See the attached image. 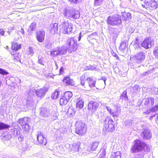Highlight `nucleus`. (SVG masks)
<instances>
[{"label":"nucleus","mask_w":158,"mask_h":158,"mask_svg":"<svg viewBox=\"0 0 158 158\" xmlns=\"http://www.w3.org/2000/svg\"><path fill=\"white\" fill-rule=\"evenodd\" d=\"M63 14L66 18L69 19H78L80 17L79 12L73 9H65L63 10Z\"/></svg>","instance_id":"1"},{"label":"nucleus","mask_w":158,"mask_h":158,"mask_svg":"<svg viewBox=\"0 0 158 158\" xmlns=\"http://www.w3.org/2000/svg\"><path fill=\"white\" fill-rule=\"evenodd\" d=\"M50 27L51 28L50 31L52 33L55 34L57 33L58 29V24L56 23L52 24L50 25Z\"/></svg>","instance_id":"19"},{"label":"nucleus","mask_w":158,"mask_h":158,"mask_svg":"<svg viewBox=\"0 0 158 158\" xmlns=\"http://www.w3.org/2000/svg\"><path fill=\"white\" fill-rule=\"evenodd\" d=\"M127 48L126 41H122L120 44L119 48V50L122 52H123L126 48Z\"/></svg>","instance_id":"24"},{"label":"nucleus","mask_w":158,"mask_h":158,"mask_svg":"<svg viewBox=\"0 0 158 158\" xmlns=\"http://www.w3.org/2000/svg\"><path fill=\"white\" fill-rule=\"evenodd\" d=\"M97 36V34L96 32H94L88 36V39L94 40L95 39V37Z\"/></svg>","instance_id":"38"},{"label":"nucleus","mask_w":158,"mask_h":158,"mask_svg":"<svg viewBox=\"0 0 158 158\" xmlns=\"http://www.w3.org/2000/svg\"><path fill=\"white\" fill-rule=\"evenodd\" d=\"M59 96V92L58 91L54 92L52 94V98L53 99H56Z\"/></svg>","instance_id":"35"},{"label":"nucleus","mask_w":158,"mask_h":158,"mask_svg":"<svg viewBox=\"0 0 158 158\" xmlns=\"http://www.w3.org/2000/svg\"><path fill=\"white\" fill-rule=\"evenodd\" d=\"M21 45L20 44H18L17 43H13L12 44L11 48L13 50L15 51L17 50L20 48Z\"/></svg>","instance_id":"29"},{"label":"nucleus","mask_w":158,"mask_h":158,"mask_svg":"<svg viewBox=\"0 0 158 158\" xmlns=\"http://www.w3.org/2000/svg\"><path fill=\"white\" fill-rule=\"evenodd\" d=\"M72 3L77 4L78 2L81 1L82 0H69Z\"/></svg>","instance_id":"54"},{"label":"nucleus","mask_w":158,"mask_h":158,"mask_svg":"<svg viewBox=\"0 0 158 158\" xmlns=\"http://www.w3.org/2000/svg\"><path fill=\"white\" fill-rule=\"evenodd\" d=\"M144 102V105L145 107L151 108L154 105L155 101L154 98L150 97L145 98L143 100Z\"/></svg>","instance_id":"12"},{"label":"nucleus","mask_w":158,"mask_h":158,"mask_svg":"<svg viewBox=\"0 0 158 158\" xmlns=\"http://www.w3.org/2000/svg\"><path fill=\"white\" fill-rule=\"evenodd\" d=\"M33 105V102L31 100H27V107H31Z\"/></svg>","instance_id":"43"},{"label":"nucleus","mask_w":158,"mask_h":158,"mask_svg":"<svg viewBox=\"0 0 158 158\" xmlns=\"http://www.w3.org/2000/svg\"><path fill=\"white\" fill-rule=\"evenodd\" d=\"M148 147L146 143L139 140H135V144L131 148V151L133 152H136L144 150H146Z\"/></svg>","instance_id":"4"},{"label":"nucleus","mask_w":158,"mask_h":158,"mask_svg":"<svg viewBox=\"0 0 158 158\" xmlns=\"http://www.w3.org/2000/svg\"><path fill=\"white\" fill-rule=\"evenodd\" d=\"M158 110V105H156L154 107L151 109L152 112H155Z\"/></svg>","instance_id":"55"},{"label":"nucleus","mask_w":158,"mask_h":158,"mask_svg":"<svg viewBox=\"0 0 158 158\" xmlns=\"http://www.w3.org/2000/svg\"><path fill=\"white\" fill-rule=\"evenodd\" d=\"M120 98L122 99L123 100L124 99L126 100L128 99V97L127 95V92L126 90L123 91V94L120 96Z\"/></svg>","instance_id":"34"},{"label":"nucleus","mask_w":158,"mask_h":158,"mask_svg":"<svg viewBox=\"0 0 158 158\" xmlns=\"http://www.w3.org/2000/svg\"><path fill=\"white\" fill-rule=\"evenodd\" d=\"M17 137L18 138V140L19 141L21 142L23 140V136L22 134H20V133L19 135L17 136Z\"/></svg>","instance_id":"47"},{"label":"nucleus","mask_w":158,"mask_h":158,"mask_svg":"<svg viewBox=\"0 0 158 158\" xmlns=\"http://www.w3.org/2000/svg\"><path fill=\"white\" fill-rule=\"evenodd\" d=\"M154 42L153 40L149 37H147L143 42L141 45L146 49L151 48L153 45Z\"/></svg>","instance_id":"8"},{"label":"nucleus","mask_w":158,"mask_h":158,"mask_svg":"<svg viewBox=\"0 0 158 158\" xmlns=\"http://www.w3.org/2000/svg\"><path fill=\"white\" fill-rule=\"evenodd\" d=\"M113 155L115 158H121V153L120 152L118 151L116 152H114L112 153Z\"/></svg>","instance_id":"37"},{"label":"nucleus","mask_w":158,"mask_h":158,"mask_svg":"<svg viewBox=\"0 0 158 158\" xmlns=\"http://www.w3.org/2000/svg\"><path fill=\"white\" fill-rule=\"evenodd\" d=\"M153 53L155 57L158 58V48H156L154 49Z\"/></svg>","instance_id":"45"},{"label":"nucleus","mask_w":158,"mask_h":158,"mask_svg":"<svg viewBox=\"0 0 158 158\" xmlns=\"http://www.w3.org/2000/svg\"><path fill=\"white\" fill-rule=\"evenodd\" d=\"M9 73L4 69L0 68V74L3 75H6L8 74Z\"/></svg>","instance_id":"40"},{"label":"nucleus","mask_w":158,"mask_h":158,"mask_svg":"<svg viewBox=\"0 0 158 158\" xmlns=\"http://www.w3.org/2000/svg\"><path fill=\"white\" fill-rule=\"evenodd\" d=\"M69 101L64 96H63L60 99V104L62 105L63 104H66Z\"/></svg>","instance_id":"31"},{"label":"nucleus","mask_w":158,"mask_h":158,"mask_svg":"<svg viewBox=\"0 0 158 158\" xmlns=\"http://www.w3.org/2000/svg\"><path fill=\"white\" fill-rule=\"evenodd\" d=\"M36 24L35 22L32 23L28 28L27 32L28 35H32L33 31L35 30V26Z\"/></svg>","instance_id":"20"},{"label":"nucleus","mask_w":158,"mask_h":158,"mask_svg":"<svg viewBox=\"0 0 158 158\" xmlns=\"http://www.w3.org/2000/svg\"><path fill=\"white\" fill-rule=\"evenodd\" d=\"M122 15L124 18V20L125 21L129 20L131 18V13L126 12H123L122 13Z\"/></svg>","instance_id":"21"},{"label":"nucleus","mask_w":158,"mask_h":158,"mask_svg":"<svg viewBox=\"0 0 158 158\" xmlns=\"http://www.w3.org/2000/svg\"><path fill=\"white\" fill-rule=\"evenodd\" d=\"M63 82L66 85H73L75 82L72 79L69 77H66L63 80Z\"/></svg>","instance_id":"18"},{"label":"nucleus","mask_w":158,"mask_h":158,"mask_svg":"<svg viewBox=\"0 0 158 158\" xmlns=\"http://www.w3.org/2000/svg\"><path fill=\"white\" fill-rule=\"evenodd\" d=\"M151 90L153 94H157L158 92V89L156 88H152Z\"/></svg>","instance_id":"52"},{"label":"nucleus","mask_w":158,"mask_h":158,"mask_svg":"<svg viewBox=\"0 0 158 158\" xmlns=\"http://www.w3.org/2000/svg\"><path fill=\"white\" fill-rule=\"evenodd\" d=\"M104 126L106 129L109 132H113L115 130L114 123L113 121L109 117H107L104 121Z\"/></svg>","instance_id":"7"},{"label":"nucleus","mask_w":158,"mask_h":158,"mask_svg":"<svg viewBox=\"0 0 158 158\" xmlns=\"http://www.w3.org/2000/svg\"><path fill=\"white\" fill-rule=\"evenodd\" d=\"M149 73V72H146L144 73H143L142 75L143 76L147 75Z\"/></svg>","instance_id":"61"},{"label":"nucleus","mask_w":158,"mask_h":158,"mask_svg":"<svg viewBox=\"0 0 158 158\" xmlns=\"http://www.w3.org/2000/svg\"><path fill=\"white\" fill-rule=\"evenodd\" d=\"M11 138V135L9 134H8L7 135H5L3 136V140H10Z\"/></svg>","instance_id":"50"},{"label":"nucleus","mask_w":158,"mask_h":158,"mask_svg":"<svg viewBox=\"0 0 158 158\" xmlns=\"http://www.w3.org/2000/svg\"><path fill=\"white\" fill-rule=\"evenodd\" d=\"M99 106V104L96 101H91L88 105V109L92 113L94 112Z\"/></svg>","instance_id":"10"},{"label":"nucleus","mask_w":158,"mask_h":158,"mask_svg":"<svg viewBox=\"0 0 158 158\" xmlns=\"http://www.w3.org/2000/svg\"><path fill=\"white\" fill-rule=\"evenodd\" d=\"M30 121V118L28 117H25L23 118L19 119L18 123L22 127L23 125L29 123Z\"/></svg>","instance_id":"17"},{"label":"nucleus","mask_w":158,"mask_h":158,"mask_svg":"<svg viewBox=\"0 0 158 158\" xmlns=\"http://www.w3.org/2000/svg\"><path fill=\"white\" fill-rule=\"evenodd\" d=\"M119 113V111L118 110L116 112H115V113L113 112L112 113V115L114 116H118V114Z\"/></svg>","instance_id":"56"},{"label":"nucleus","mask_w":158,"mask_h":158,"mask_svg":"<svg viewBox=\"0 0 158 158\" xmlns=\"http://www.w3.org/2000/svg\"><path fill=\"white\" fill-rule=\"evenodd\" d=\"M37 139L38 142L40 144L45 146L47 143V139L43 135V132H40L37 136Z\"/></svg>","instance_id":"11"},{"label":"nucleus","mask_w":158,"mask_h":158,"mask_svg":"<svg viewBox=\"0 0 158 158\" xmlns=\"http://www.w3.org/2000/svg\"><path fill=\"white\" fill-rule=\"evenodd\" d=\"M141 90L140 86L138 85H135L131 88V92L135 94H138Z\"/></svg>","instance_id":"23"},{"label":"nucleus","mask_w":158,"mask_h":158,"mask_svg":"<svg viewBox=\"0 0 158 158\" xmlns=\"http://www.w3.org/2000/svg\"><path fill=\"white\" fill-rule=\"evenodd\" d=\"M103 0H94V5L95 6H99L102 3Z\"/></svg>","instance_id":"39"},{"label":"nucleus","mask_w":158,"mask_h":158,"mask_svg":"<svg viewBox=\"0 0 158 158\" xmlns=\"http://www.w3.org/2000/svg\"><path fill=\"white\" fill-rule=\"evenodd\" d=\"M144 154L142 152H140L139 153L135 155L134 158H144Z\"/></svg>","instance_id":"42"},{"label":"nucleus","mask_w":158,"mask_h":158,"mask_svg":"<svg viewBox=\"0 0 158 158\" xmlns=\"http://www.w3.org/2000/svg\"><path fill=\"white\" fill-rule=\"evenodd\" d=\"M107 23L108 24L112 26H118L122 23L121 17L118 15L110 16L108 18Z\"/></svg>","instance_id":"6"},{"label":"nucleus","mask_w":158,"mask_h":158,"mask_svg":"<svg viewBox=\"0 0 158 158\" xmlns=\"http://www.w3.org/2000/svg\"><path fill=\"white\" fill-rule=\"evenodd\" d=\"M87 80L89 82V85L90 87H94L95 86L96 81L90 78H87Z\"/></svg>","instance_id":"30"},{"label":"nucleus","mask_w":158,"mask_h":158,"mask_svg":"<svg viewBox=\"0 0 158 158\" xmlns=\"http://www.w3.org/2000/svg\"><path fill=\"white\" fill-rule=\"evenodd\" d=\"M50 114V112L49 109L45 107H42L40 108V114L41 116L43 118L48 117Z\"/></svg>","instance_id":"16"},{"label":"nucleus","mask_w":158,"mask_h":158,"mask_svg":"<svg viewBox=\"0 0 158 158\" xmlns=\"http://www.w3.org/2000/svg\"><path fill=\"white\" fill-rule=\"evenodd\" d=\"M133 42L134 44L135 45H137V46H138V47H139L140 44L138 38H136L135 40H134Z\"/></svg>","instance_id":"49"},{"label":"nucleus","mask_w":158,"mask_h":158,"mask_svg":"<svg viewBox=\"0 0 158 158\" xmlns=\"http://www.w3.org/2000/svg\"><path fill=\"white\" fill-rule=\"evenodd\" d=\"M106 108H107V110L109 111L110 113H111V108L110 107H107V106L106 107Z\"/></svg>","instance_id":"63"},{"label":"nucleus","mask_w":158,"mask_h":158,"mask_svg":"<svg viewBox=\"0 0 158 158\" xmlns=\"http://www.w3.org/2000/svg\"><path fill=\"white\" fill-rule=\"evenodd\" d=\"M84 102L82 100L78 99L76 103V107L78 109H81L83 107Z\"/></svg>","instance_id":"25"},{"label":"nucleus","mask_w":158,"mask_h":158,"mask_svg":"<svg viewBox=\"0 0 158 158\" xmlns=\"http://www.w3.org/2000/svg\"><path fill=\"white\" fill-rule=\"evenodd\" d=\"M14 27H9L8 28L9 30H13L14 29Z\"/></svg>","instance_id":"64"},{"label":"nucleus","mask_w":158,"mask_h":158,"mask_svg":"<svg viewBox=\"0 0 158 158\" xmlns=\"http://www.w3.org/2000/svg\"><path fill=\"white\" fill-rule=\"evenodd\" d=\"M152 112L151 111V110H147L145 112V114H149Z\"/></svg>","instance_id":"58"},{"label":"nucleus","mask_w":158,"mask_h":158,"mask_svg":"<svg viewBox=\"0 0 158 158\" xmlns=\"http://www.w3.org/2000/svg\"><path fill=\"white\" fill-rule=\"evenodd\" d=\"M99 143L98 142H93L90 144L89 147L91 149V150H95L97 148Z\"/></svg>","instance_id":"26"},{"label":"nucleus","mask_w":158,"mask_h":158,"mask_svg":"<svg viewBox=\"0 0 158 158\" xmlns=\"http://www.w3.org/2000/svg\"><path fill=\"white\" fill-rule=\"evenodd\" d=\"M38 62L39 63L42 65H44V64L43 63V61L44 60L43 57L41 56H38Z\"/></svg>","instance_id":"44"},{"label":"nucleus","mask_w":158,"mask_h":158,"mask_svg":"<svg viewBox=\"0 0 158 158\" xmlns=\"http://www.w3.org/2000/svg\"><path fill=\"white\" fill-rule=\"evenodd\" d=\"M72 96L73 94L72 92L69 91H67L64 93L63 96L69 101Z\"/></svg>","instance_id":"28"},{"label":"nucleus","mask_w":158,"mask_h":158,"mask_svg":"<svg viewBox=\"0 0 158 158\" xmlns=\"http://www.w3.org/2000/svg\"><path fill=\"white\" fill-rule=\"evenodd\" d=\"M145 57V53L141 52L136 54L133 59L135 62L137 63H139L142 62L144 60Z\"/></svg>","instance_id":"9"},{"label":"nucleus","mask_w":158,"mask_h":158,"mask_svg":"<svg viewBox=\"0 0 158 158\" xmlns=\"http://www.w3.org/2000/svg\"><path fill=\"white\" fill-rule=\"evenodd\" d=\"M75 132L77 134L82 135L86 132V128L85 123L81 121H76L75 124Z\"/></svg>","instance_id":"3"},{"label":"nucleus","mask_w":158,"mask_h":158,"mask_svg":"<svg viewBox=\"0 0 158 158\" xmlns=\"http://www.w3.org/2000/svg\"><path fill=\"white\" fill-rule=\"evenodd\" d=\"M51 55L53 57L60 55L58 47L51 52Z\"/></svg>","instance_id":"27"},{"label":"nucleus","mask_w":158,"mask_h":158,"mask_svg":"<svg viewBox=\"0 0 158 158\" xmlns=\"http://www.w3.org/2000/svg\"><path fill=\"white\" fill-rule=\"evenodd\" d=\"M12 132H13L14 135L16 137H17L20 133V131H18L17 129L16 128Z\"/></svg>","instance_id":"46"},{"label":"nucleus","mask_w":158,"mask_h":158,"mask_svg":"<svg viewBox=\"0 0 158 158\" xmlns=\"http://www.w3.org/2000/svg\"><path fill=\"white\" fill-rule=\"evenodd\" d=\"M141 132V136L144 139H149L152 138V134L149 129H144L142 130Z\"/></svg>","instance_id":"13"},{"label":"nucleus","mask_w":158,"mask_h":158,"mask_svg":"<svg viewBox=\"0 0 158 158\" xmlns=\"http://www.w3.org/2000/svg\"><path fill=\"white\" fill-rule=\"evenodd\" d=\"M5 32L3 29L2 28L0 29V35H1L4 36V35Z\"/></svg>","instance_id":"57"},{"label":"nucleus","mask_w":158,"mask_h":158,"mask_svg":"<svg viewBox=\"0 0 158 158\" xmlns=\"http://www.w3.org/2000/svg\"><path fill=\"white\" fill-rule=\"evenodd\" d=\"M9 130L12 131L14 130V129H15L14 127H10L9 128H8Z\"/></svg>","instance_id":"60"},{"label":"nucleus","mask_w":158,"mask_h":158,"mask_svg":"<svg viewBox=\"0 0 158 158\" xmlns=\"http://www.w3.org/2000/svg\"><path fill=\"white\" fill-rule=\"evenodd\" d=\"M58 48L59 52L60 55L64 54L66 53L67 50H68V48H67L65 45L62 47H59Z\"/></svg>","instance_id":"22"},{"label":"nucleus","mask_w":158,"mask_h":158,"mask_svg":"<svg viewBox=\"0 0 158 158\" xmlns=\"http://www.w3.org/2000/svg\"><path fill=\"white\" fill-rule=\"evenodd\" d=\"M112 55L113 56L115 57L116 58H118V56L115 53L113 52L112 53Z\"/></svg>","instance_id":"59"},{"label":"nucleus","mask_w":158,"mask_h":158,"mask_svg":"<svg viewBox=\"0 0 158 158\" xmlns=\"http://www.w3.org/2000/svg\"><path fill=\"white\" fill-rule=\"evenodd\" d=\"M73 26L71 23L65 21L60 25V31L64 34H69L72 31Z\"/></svg>","instance_id":"5"},{"label":"nucleus","mask_w":158,"mask_h":158,"mask_svg":"<svg viewBox=\"0 0 158 158\" xmlns=\"http://www.w3.org/2000/svg\"><path fill=\"white\" fill-rule=\"evenodd\" d=\"M77 40L74 37L69 38L66 41V46L68 48V51L71 53L75 51L77 49Z\"/></svg>","instance_id":"2"},{"label":"nucleus","mask_w":158,"mask_h":158,"mask_svg":"<svg viewBox=\"0 0 158 158\" xmlns=\"http://www.w3.org/2000/svg\"><path fill=\"white\" fill-rule=\"evenodd\" d=\"M29 51L30 55L31 56H32L33 55L34 52L33 48L31 47H30L29 48Z\"/></svg>","instance_id":"53"},{"label":"nucleus","mask_w":158,"mask_h":158,"mask_svg":"<svg viewBox=\"0 0 158 158\" xmlns=\"http://www.w3.org/2000/svg\"><path fill=\"white\" fill-rule=\"evenodd\" d=\"M149 5L153 9H155L157 7V4L156 2L154 0H151Z\"/></svg>","instance_id":"32"},{"label":"nucleus","mask_w":158,"mask_h":158,"mask_svg":"<svg viewBox=\"0 0 158 158\" xmlns=\"http://www.w3.org/2000/svg\"><path fill=\"white\" fill-rule=\"evenodd\" d=\"M75 111L72 107L69 108L67 111L68 114L72 115H74L75 114Z\"/></svg>","instance_id":"36"},{"label":"nucleus","mask_w":158,"mask_h":158,"mask_svg":"<svg viewBox=\"0 0 158 158\" xmlns=\"http://www.w3.org/2000/svg\"><path fill=\"white\" fill-rule=\"evenodd\" d=\"M45 34V31L42 30L37 32L36 38L38 41L42 43L44 41Z\"/></svg>","instance_id":"15"},{"label":"nucleus","mask_w":158,"mask_h":158,"mask_svg":"<svg viewBox=\"0 0 158 158\" xmlns=\"http://www.w3.org/2000/svg\"><path fill=\"white\" fill-rule=\"evenodd\" d=\"M29 123L26 124V125H23L22 127L23 129L26 131L27 132L29 131L30 127L28 125Z\"/></svg>","instance_id":"41"},{"label":"nucleus","mask_w":158,"mask_h":158,"mask_svg":"<svg viewBox=\"0 0 158 158\" xmlns=\"http://www.w3.org/2000/svg\"><path fill=\"white\" fill-rule=\"evenodd\" d=\"M64 70L63 68V67H61L60 69V73L61 74L63 72Z\"/></svg>","instance_id":"62"},{"label":"nucleus","mask_w":158,"mask_h":158,"mask_svg":"<svg viewBox=\"0 0 158 158\" xmlns=\"http://www.w3.org/2000/svg\"><path fill=\"white\" fill-rule=\"evenodd\" d=\"M48 90V88L44 87L43 88L40 89L35 90L36 94L38 98L44 97L46 92Z\"/></svg>","instance_id":"14"},{"label":"nucleus","mask_w":158,"mask_h":158,"mask_svg":"<svg viewBox=\"0 0 158 158\" xmlns=\"http://www.w3.org/2000/svg\"><path fill=\"white\" fill-rule=\"evenodd\" d=\"M10 127V126L2 123L0 122V130L3 129L9 128Z\"/></svg>","instance_id":"33"},{"label":"nucleus","mask_w":158,"mask_h":158,"mask_svg":"<svg viewBox=\"0 0 158 158\" xmlns=\"http://www.w3.org/2000/svg\"><path fill=\"white\" fill-rule=\"evenodd\" d=\"M80 80L81 85L82 86H84L85 84V81L86 80L85 79V77L83 76H82L81 77Z\"/></svg>","instance_id":"48"},{"label":"nucleus","mask_w":158,"mask_h":158,"mask_svg":"<svg viewBox=\"0 0 158 158\" xmlns=\"http://www.w3.org/2000/svg\"><path fill=\"white\" fill-rule=\"evenodd\" d=\"M73 148H72V150H73L75 151H78L79 148V146H78L77 145L75 144L74 145H73Z\"/></svg>","instance_id":"51"}]
</instances>
